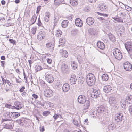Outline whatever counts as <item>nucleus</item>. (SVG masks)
I'll use <instances>...</instances> for the list:
<instances>
[{
	"mask_svg": "<svg viewBox=\"0 0 132 132\" xmlns=\"http://www.w3.org/2000/svg\"><path fill=\"white\" fill-rule=\"evenodd\" d=\"M78 102L81 104H85L84 105L83 108L84 110L88 109L90 105V101L88 100H86V97L84 95L79 96L78 98Z\"/></svg>",
	"mask_w": 132,
	"mask_h": 132,
	"instance_id": "f257e3e1",
	"label": "nucleus"
},
{
	"mask_svg": "<svg viewBox=\"0 0 132 132\" xmlns=\"http://www.w3.org/2000/svg\"><path fill=\"white\" fill-rule=\"evenodd\" d=\"M86 82L89 86L93 85L95 83L96 79L95 76L92 73H89L86 76Z\"/></svg>",
	"mask_w": 132,
	"mask_h": 132,
	"instance_id": "f03ea898",
	"label": "nucleus"
},
{
	"mask_svg": "<svg viewBox=\"0 0 132 132\" xmlns=\"http://www.w3.org/2000/svg\"><path fill=\"white\" fill-rule=\"evenodd\" d=\"M125 46L128 54L131 56H132V42L131 41L127 42L125 43Z\"/></svg>",
	"mask_w": 132,
	"mask_h": 132,
	"instance_id": "7ed1b4c3",
	"label": "nucleus"
},
{
	"mask_svg": "<svg viewBox=\"0 0 132 132\" xmlns=\"http://www.w3.org/2000/svg\"><path fill=\"white\" fill-rule=\"evenodd\" d=\"M113 53L116 59L120 60L122 59L123 56L121 53L118 48L114 49L113 50Z\"/></svg>",
	"mask_w": 132,
	"mask_h": 132,
	"instance_id": "20e7f679",
	"label": "nucleus"
},
{
	"mask_svg": "<svg viewBox=\"0 0 132 132\" xmlns=\"http://www.w3.org/2000/svg\"><path fill=\"white\" fill-rule=\"evenodd\" d=\"M4 116L5 118L2 119V123L11 121L12 120L11 117L10 116V112L9 111H6L5 112L4 114Z\"/></svg>",
	"mask_w": 132,
	"mask_h": 132,
	"instance_id": "39448f33",
	"label": "nucleus"
},
{
	"mask_svg": "<svg viewBox=\"0 0 132 132\" xmlns=\"http://www.w3.org/2000/svg\"><path fill=\"white\" fill-rule=\"evenodd\" d=\"M90 95L92 98H96L100 96V91L98 89H93V90H92V93Z\"/></svg>",
	"mask_w": 132,
	"mask_h": 132,
	"instance_id": "423d86ee",
	"label": "nucleus"
},
{
	"mask_svg": "<svg viewBox=\"0 0 132 132\" xmlns=\"http://www.w3.org/2000/svg\"><path fill=\"white\" fill-rule=\"evenodd\" d=\"M61 70L63 73H68L70 70L68 65L64 63H62L61 65Z\"/></svg>",
	"mask_w": 132,
	"mask_h": 132,
	"instance_id": "0eeeda50",
	"label": "nucleus"
},
{
	"mask_svg": "<svg viewBox=\"0 0 132 132\" xmlns=\"http://www.w3.org/2000/svg\"><path fill=\"white\" fill-rule=\"evenodd\" d=\"M115 118L117 122L120 123L123 120H124V118L123 114L122 113H120L116 115Z\"/></svg>",
	"mask_w": 132,
	"mask_h": 132,
	"instance_id": "6e6552de",
	"label": "nucleus"
},
{
	"mask_svg": "<svg viewBox=\"0 0 132 132\" xmlns=\"http://www.w3.org/2000/svg\"><path fill=\"white\" fill-rule=\"evenodd\" d=\"M45 79L48 82L51 83L53 82L54 79L53 75L47 72L45 74Z\"/></svg>",
	"mask_w": 132,
	"mask_h": 132,
	"instance_id": "1a4fd4ad",
	"label": "nucleus"
},
{
	"mask_svg": "<svg viewBox=\"0 0 132 132\" xmlns=\"http://www.w3.org/2000/svg\"><path fill=\"white\" fill-rule=\"evenodd\" d=\"M69 80L71 85H74L76 84L77 82L76 76L73 74H72L70 77Z\"/></svg>",
	"mask_w": 132,
	"mask_h": 132,
	"instance_id": "9d476101",
	"label": "nucleus"
},
{
	"mask_svg": "<svg viewBox=\"0 0 132 132\" xmlns=\"http://www.w3.org/2000/svg\"><path fill=\"white\" fill-rule=\"evenodd\" d=\"M124 69L126 71H131L132 70V65L129 62H125L123 65Z\"/></svg>",
	"mask_w": 132,
	"mask_h": 132,
	"instance_id": "9b49d317",
	"label": "nucleus"
},
{
	"mask_svg": "<svg viewBox=\"0 0 132 132\" xmlns=\"http://www.w3.org/2000/svg\"><path fill=\"white\" fill-rule=\"evenodd\" d=\"M44 95L47 97H50L52 96L53 95V91L50 89H46L44 92Z\"/></svg>",
	"mask_w": 132,
	"mask_h": 132,
	"instance_id": "f8f14e48",
	"label": "nucleus"
},
{
	"mask_svg": "<svg viewBox=\"0 0 132 132\" xmlns=\"http://www.w3.org/2000/svg\"><path fill=\"white\" fill-rule=\"evenodd\" d=\"M46 36V33L44 31H41L39 32L37 36V39L41 40L44 38Z\"/></svg>",
	"mask_w": 132,
	"mask_h": 132,
	"instance_id": "ddd939ff",
	"label": "nucleus"
},
{
	"mask_svg": "<svg viewBox=\"0 0 132 132\" xmlns=\"http://www.w3.org/2000/svg\"><path fill=\"white\" fill-rule=\"evenodd\" d=\"M22 106L21 103L19 102H16L14 103V105L13 106V109L19 110L22 108Z\"/></svg>",
	"mask_w": 132,
	"mask_h": 132,
	"instance_id": "4468645a",
	"label": "nucleus"
},
{
	"mask_svg": "<svg viewBox=\"0 0 132 132\" xmlns=\"http://www.w3.org/2000/svg\"><path fill=\"white\" fill-rule=\"evenodd\" d=\"M99 9L101 11L105 12L107 11V6L105 4L101 3L99 4Z\"/></svg>",
	"mask_w": 132,
	"mask_h": 132,
	"instance_id": "2eb2a0df",
	"label": "nucleus"
},
{
	"mask_svg": "<svg viewBox=\"0 0 132 132\" xmlns=\"http://www.w3.org/2000/svg\"><path fill=\"white\" fill-rule=\"evenodd\" d=\"M95 21L94 18L91 17H88L86 20V22L87 24L91 26L93 24Z\"/></svg>",
	"mask_w": 132,
	"mask_h": 132,
	"instance_id": "dca6fc26",
	"label": "nucleus"
},
{
	"mask_svg": "<svg viewBox=\"0 0 132 132\" xmlns=\"http://www.w3.org/2000/svg\"><path fill=\"white\" fill-rule=\"evenodd\" d=\"M75 23L77 26L81 27L83 25L82 20L79 18H76L75 20Z\"/></svg>",
	"mask_w": 132,
	"mask_h": 132,
	"instance_id": "f3484780",
	"label": "nucleus"
},
{
	"mask_svg": "<svg viewBox=\"0 0 132 132\" xmlns=\"http://www.w3.org/2000/svg\"><path fill=\"white\" fill-rule=\"evenodd\" d=\"M70 89V86L68 84L66 83L63 84L62 89L64 92H68L69 90Z\"/></svg>",
	"mask_w": 132,
	"mask_h": 132,
	"instance_id": "a211bd4d",
	"label": "nucleus"
},
{
	"mask_svg": "<svg viewBox=\"0 0 132 132\" xmlns=\"http://www.w3.org/2000/svg\"><path fill=\"white\" fill-rule=\"evenodd\" d=\"M46 47L50 51H52L54 49V44L52 42H49L46 44Z\"/></svg>",
	"mask_w": 132,
	"mask_h": 132,
	"instance_id": "6ab92c4d",
	"label": "nucleus"
},
{
	"mask_svg": "<svg viewBox=\"0 0 132 132\" xmlns=\"http://www.w3.org/2000/svg\"><path fill=\"white\" fill-rule=\"evenodd\" d=\"M61 55L64 58H66L68 56V53L66 51L64 50H61L60 51Z\"/></svg>",
	"mask_w": 132,
	"mask_h": 132,
	"instance_id": "aec40b11",
	"label": "nucleus"
},
{
	"mask_svg": "<svg viewBox=\"0 0 132 132\" xmlns=\"http://www.w3.org/2000/svg\"><path fill=\"white\" fill-rule=\"evenodd\" d=\"M112 87L110 85H106L104 86L103 90L104 92L106 93H108L111 90Z\"/></svg>",
	"mask_w": 132,
	"mask_h": 132,
	"instance_id": "412c9836",
	"label": "nucleus"
},
{
	"mask_svg": "<svg viewBox=\"0 0 132 132\" xmlns=\"http://www.w3.org/2000/svg\"><path fill=\"white\" fill-rule=\"evenodd\" d=\"M97 45L98 47L101 49L103 50L105 48L104 44L101 42H98L97 43Z\"/></svg>",
	"mask_w": 132,
	"mask_h": 132,
	"instance_id": "4be33fe9",
	"label": "nucleus"
},
{
	"mask_svg": "<svg viewBox=\"0 0 132 132\" xmlns=\"http://www.w3.org/2000/svg\"><path fill=\"white\" fill-rule=\"evenodd\" d=\"M106 110L105 107L103 105H101L97 109V111L99 113H103Z\"/></svg>",
	"mask_w": 132,
	"mask_h": 132,
	"instance_id": "5701e85b",
	"label": "nucleus"
},
{
	"mask_svg": "<svg viewBox=\"0 0 132 132\" xmlns=\"http://www.w3.org/2000/svg\"><path fill=\"white\" fill-rule=\"evenodd\" d=\"M109 103L111 104H115L117 103L115 97H110L109 99Z\"/></svg>",
	"mask_w": 132,
	"mask_h": 132,
	"instance_id": "b1692460",
	"label": "nucleus"
},
{
	"mask_svg": "<svg viewBox=\"0 0 132 132\" xmlns=\"http://www.w3.org/2000/svg\"><path fill=\"white\" fill-rule=\"evenodd\" d=\"M20 115V114L19 113L11 112V119L16 118L19 116Z\"/></svg>",
	"mask_w": 132,
	"mask_h": 132,
	"instance_id": "393cba45",
	"label": "nucleus"
},
{
	"mask_svg": "<svg viewBox=\"0 0 132 132\" xmlns=\"http://www.w3.org/2000/svg\"><path fill=\"white\" fill-rule=\"evenodd\" d=\"M116 125L113 122H111L109 125L108 129L110 130H112L116 128Z\"/></svg>",
	"mask_w": 132,
	"mask_h": 132,
	"instance_id": "a878e982",
	"label": "nucleus"
},
{
	"mask_svg": "<svg viewBox=\"0 0 132 132\" xmlns=\"http://www.w3.org/2000/svg\"><path fill=\"white\" fill-rule=\"evenodd\" d=\"M118 31L117 34H118L119 35L120 34V36H122L123 34H124L125 31L124 27H120Z\"/></svg>",
	"mask_w": 132,
	"mask_h": 132,
	"instance_id": "bb28decb",
	"label": "nucleus"
},
{
	"mask_svg": "<svg viewBox=\"0 0 132 132\" xmlns=\"http://www.w3.org/2000/svg\"><path fill=\"white\" fill-rule=\"evenodd\" d=\"M108 35L110 40L113 42H115L116 38L113 35L110 33L108 34Z\"/></svg>",
	"mask_w": 132,
	"mask_h": 132,
	"instance_id": "cd10ccee",
	"label": "nucleus"
},
{
	"mask_svg": "<svg viewBox=\"0 0 132 132\" xmlns=\"http://www.w3.org/2000/svg\"><path fill=\"white\" fill-rule=\"evenodd\" d=\"M64 1V0H54V3L55 5L58 6L63 4Z\"/></svg>",
	"mask_w": 132,
	"mask_h": 132,
	"instance_id": "c85d7f7f",
	"label": "nucleus"
},
{
	"mask_svg": "<svg viewBox=\"0 0 132 132\" xmlns=\"http://www.w3.org/2000/svg\"><path fill=\"white\" fill-rule=\"evenodd\" d=\"M70 4L73 6L77 5L78 4V0H70Z\"/></svg>",
	"mask_w": 132,
	"mask_h": 132,
	"instance_id": "c756f323",
	"label": "nucleus"
},
{
	"mask_svg": "<svg viewBox=\"0 0 132 132\" xmlns=\"http://www.w3.org/2000/svg\"><path fill=\"white\" fill-rule=\"evenodd\" d=\"M68 21L67 20L63 21L62 23V26L63 27L66 28L67 27L68 24Z\"/></svg>",
	"mask_w": 132,
	"mask_h": 132,
	"instance_id": "7c9ffc66",
	"label": "nucleus"
},
{
	"mask_svg": "<svg viewBox=\"0 0 132 132\" xmlns=\"http://www.w3.org/2000/svg\"><path fill=\"white\" fill-rule=\"evenodd\" d=\"M102 79L103 81H107L108 79V75L105 74H103L101 76Z\"/></svg>",
	"mask_w": 132,
	"mask_h": 132,
	"instance_id": "2f4dec72",
	"label": "nucleus"
},
{
	"mask_svg": "<svg viewBox=\"0 0 132 132\" xmlns=\"http://www.w3.org/2000/svg\"><path fill=\"white\" fill-rule=\"evenodd\" d=\"M39 84L43 88H46L47 87L46 84L43 80H41L39 83Z\"/></svg>",
	"mask_w": 132,
	"mask_h": 132,
	"instance_id": "473e14b6",
	"label": "nucleus"
},
{
	"mask_svg": "<svg viewBox=\"0 0 132 132\" xmlns=\"http://www.w3.org/2000/svg\"><path fill=\"white\" fill-rule=\"evenodd\" d=\"M37 18V16L36 15L34 14L32 16L31 21L32 22V24H34L36 22Z\"/></svg>",
	"mask_w": 132,
	"mask_h": 132,
	"instance_id": "72a5a7b5",
	"label": "nucleus"
},
{
	"mask_svg": "<svg viewBox=\"0 0 132 132\" xmlns=\"http://www.w3.org/2000/svg\"><path fill=\"white\" fill-rule=\"evenodd\" d=\"M24 121H25L23 119H19L18 120H17L16 121V122L19 124V125L22 126L23 125V122Z\"/></svg>",
	"mask_w": 132,
	"mask_h": 132,
	"instance_id": "f704fd0d",
	"label": "nucleus"
},
{
	"mask_svg": "<svg viewBox=\"0 0 132 132\" xmlns=\"http://www.w3.org/2000/svg\"><path fill=\"white\" fill-rule=\"evenodd\" d=\"M65 40L62 38H61L59 39V43L60 44V45H58L59 47H60L61 45L62 46H63L62 45L64 44L65 43Z\"/></svg>",
	"mask_w": 132,
	"mask_h": 132,
	"instance_id": "c9c22d12",
	"label": "nucleus"
},
{
	"mask_svg": "<svg viewBox=\"0 0 132 132\" xmlns=\"http://www.w3.org/2000/svg\"><path fill=\"white\" fill-rule=\"evenodd\" d=\"M89 31L91 35H95L96 33V31L95 29L91 28L89 29Z\"/></svg>",
	"mask_w": 132,
	"mask_h": 132,
	"instance_id": "e433bc0d",
	"label": "nucleus"
},
{
	"mask_svg": "<svg viewBox=\"0 0 132 132\" xmlns=\"http://www.w3.org/2000/svg\"><path fill=\"white\" fill-rule=\"evenodd\" d=\"M4 126V128L7 129H11L12 127L11 125H9L7 124L6 123V122H3Z\"/></svg>",
	"mask_w": 132,
	"mask_h": 132,
	"instance_id": "4c0bfd02",
	"label": "nucleus"
},
{
	"mask_svg": "<svg viewBox=\"0 0 132 132\" xmlns=\"http://www.w3.org/2000/svg\"><path fill=\"white\" fill-rule=\"evenodd\" d=\"M62 34V32L60 30H59L56 31L55 36L57 37H60Z\"/></svg>",
	"mask_w": 132,
	"mask_h": 132,
	"instance_id": "58836bf2",
	"label": "nucleus"
},
{
	"mask_svg": "<svg viewBox=\"0 0 132 132\" xmlns=\"http://www.w3.org/2000/svg\"><path fill=\"white\" fill-rule=\"evenodd\" d=\"M36 71L37 72H38L41 70L42 69V67L39 65H36L35 66Z\"/></svg>",
	"mask_w": 132,
	"mask_h": 132,
	"instance_id": "ea45409f",
	"label": "nucleus"
},
{
	"mask_svg": "<svg viewBox=\"0 0 132 132\" xmlns=\"http://www.w3.org/2000/svg\"><path fill=\"white\" fill-rule=\"evenodd\" d=\"M37 29V27H33L31 29V32L33 35H34L36 33Z\"/></svg>",
	"mask_w": 132,
	"mask_h": 132,
	"instance_id": "a19ab883",
	"label": "nucleus"
},
{
	"mask_svg": "<svg viewBox=\"0 0 132 132\" xmlns=\"http://www.w3.org/2000/svg\"><path fill=\"white\" fill-rule=\"evenodd\" d=\"M37 24L39 26H43V24L41 22L40 15L38 18V23H37Z\"/></svg>",
	"mask_w": 132,
	"mask_h": 132,
	"instance_id": "79ce46f5",
	"label": "nucleus"
},
{
	"mask_svg": "<svg viewBox=\"0 0 132 132\" xmlns=\"http://www.w3.org/2000/svg\"><path fill=\"white\" fill-rule=\"evenodd\" d=\"M71 66L72 67L73 69H75L77 67V65L76 62L74 61L73 62V63L71 64Z\"/></svg>",
	"mask_w": 132,
	"mask_h": 132,
	"instance_id": "37998d69",
	"label": "nucleus"
},
{
	"mask_svg": "<svg viewBox=\"0 0 132 132\" xmlns=\"http://www.w3.org/2000/svg\"><path fill=\"white\" fill-rule=\"evenodd\" d=\"M116 21L118 22H122L123 23V20L121 19L120 17L116 18Z\"/></svg>",
	"mask_w": 132,
	"mask_h": 132,
	"instance_id": "c03bdc74",
	"label": "nucleus"
},
{
	"mask_svg": "<svg viewBox=\"0 0 132 132\" xmlns=\"http://www.w3.org/2000/svg\"><path fill=\"white\" fill-rule=\"evenodd\" d=\"M2 80V81L3 83H2L4 85L5 84H6L7 83V81L8 80L6 79H5L3 78L2 77H1Z\"/></svg>",
	"mask_w": 132,
	"mask_h": 132,
	"instance_id": "a18cd8bd",
	"label": "nucleus"
},
{
	"mask_svg": "<svg viewBox=\"0 0 132 132\" xmlns=\"http://www.w3.org/2000/svg\"><path fill=\"white\" fill-rule=\"evenodd\" d=\"M50 113V112L48 111H44L43 112V115L45 116H46Z\"/></svg>",
	"mask_w": 132,
	"mask_h": 132,
	"instance_id": "49530a36",
	"label": "nucleus"
},
{
	"mask_svg": "<svg viewBox=\"0 0 132 132\" xmlns=\"http://www.w3.org/2000/svg\"><path fill=\"white\" fill-rule=\"evenodd\" d=\"M128 108L129 113L132 116V105L129 106Z\"/></svg>",
	"mask_w": 132,
	"mask_h": 132,
	"instance_id": "de8ad7c7",
	"label": "nucleus"
},
{
	"mask_svg": "<svg viewBox=\"0 0 132 132\" xmlns=\"http://www.w3.org/2000/svg\"><path fill=\"white\" fill-rule=\"evenodd\" d=\"M77 59H78V61L80 64H81L83 61V59L81 57H80V58H79V57H78Z\"/></svg>",
	"mask_w": 132,
	"mask_h": 132,
	"instance_id": "09e8293b",
	"label": "nucleus"
},
{
	"mask_svg": "<svg viewBox=\"0 0 132 132\" xmlns=\"http://www.w3.org/2000/svg\"><path fill=\"white\" fill-rule=\"evenodd\" d=\"M122 79L121 78H119V79H118L117 81V83L118 84H119L122 83Z\"/></svg>",
	"mask_w": 132,
	"mask_h": 132,
	"instance_id": "8fccbe9b",
	"label": "nucleus"
},
{
	"mask_svg": "<svg viewBox=\"0 0 132 132\" xmlns=\"http://www.w3.org/2000/svg\"><path fill=\"white\" fill-rule=\"evenodd\" d=\"M126 9L128 11H131L132 10V8L126 5L125 6Z\"/></svg>",
	"mask_w": 132,
	"mask_h": 132,
	"instance_id": "3c124183",
	"label": "nucleus"
},
{
	"mask_svg": "<svg viewBox=\"0 0 132 132\" xmlns=\"http://www.w3.org/2000/svg\"><path fill=\"white\" fill-rule=\"evenodd\" d=\"M90 115L93 117H95L97 115V112L94 111L90 113Z\"/></svg>",
	"mask_w": 132,
	"mask_h": 132,
	"instance_id": "603ef678",
	"label": "nucleus"
},
{
	"mask_svg": "<svg viewBox=\"0 0 132 132\" xmlns=\"http://www.w3.org/2000/svg\"><path fill=\"white\" fill-rule=\"evenodd\" d=\"M126 102H121V106L123 108H126Z\"/></svg>",
	"mask_w": 132,
	"mask_h": 132,
	"instance_id": "864d4df0",
	"label": "nucleus"
},
{
	"mask_svg": "<svg viewBox=\"0 0 132 132\" xmlns=\"http://www.w3.org/2000/svg\"><path fill=\"white\" fill-rule=\"evenodd\" d=\"M73 18V16L72 15H70L68 16L67 19L68 20H71Z\"/></svg>",
	"mask_w": 132,
	"mask_h": 132,
	"instance_id": "5fc2aeb1",
	"label": "nucleus"
},
{
	"mask_svg": "<svg viewBox=\"0 0 132 132\" xmlns=\"http://www.w3.org/2000/svg\"><path fill=\"white\" fill-rule=\"evenodd\" d=\"M45 16L46 17H48L49 18H50V14L49 12H47L45 13Z\"/></svg>",
	"mask_w": 132,
	"mask_h": 132,
	"instance_id": "6e6d98bb",
	"label": "nucleus"
},
{
	"mask_svg": "<svg viewBox=\"0 0 132 132\" xmlns=\"http://www.w3.org/2000/svg\"><path fill=\"white\" fill-rule=\"evenodd\" d=\"M9 41L11 43L13 44H14L16 42L15 40L12 39H10Z\"/></svg>",
	"mask_w": 132,
	"mask_h": 132,
	"instance_id": "4d7b16f0",
	"label": "nucleus"
},
{
	"mask_svg": "<svg viewBox=\"0 0 132 132\" xmlns=\"http://www.w3.org/2000/svg\"><path fill=\"white\" fill-rule=\"evenodd\" d=\"M41 6H39L37 8V10H36V13L37 14L39 13V12L40 11V10L41 9Z\"/></svg>",
	"mask_w": 132,
	"mask_h": 132,
	"instance_id": "13d9d810",
	"label": "nucleus"
},
{
	"mask_svg": "<svg viewBox=\"0 0 132 132\" xmlns=\"http://www.w3.org/2000/svg\"><path fill=\"white\" fill-rule=\"evenodd\" d=\"M59 116L58 114H55L53 116V117L55 119V120H56L58 118V117Z\"/></svg>",
	"mask_w": 132,
	"mask_h": 132,
	"instance_id": "bf43d9fd",
	"label": "nucleus"
},
{
	"mask_svg": "<svg viewBox=\"0 0 132 132\" xmlns=\"http://www.w3.org/2000/svg\"><path fill=\"white\" fill-rule=\"evenodd\" d=\"M78 122L77 121H75V120L73 121V123L75 125H76V126L78 127L79 126V125Z\"/></svg>",
	"mask_w": 132,
	"mask_h": 132,
	"instance_id": "052dcab7",
	"label": "nucleus"
},
{
	"mask_svg": "<svg viewBox=\"0 0 132 132\" xmlns=\"http://www.w3.org/2000/svg\"><path fill=\"white\" fill-rule=\"evenodd\" d=\"M10 88L8 87L6 85L5 86L4 89L6 92H8Z\"/></svg>",
	"mask_w": 132,
	"mask_h": 132,
	"instance_id": "680f3d73",
	"label": "nucleus"
},
{
	"mask_svg": "<svg viewBox=\"0 0 132 132\" xmlns=\"http://www.w3.org/2000/svg\"><path fill=\"white\" fill-rule=\"evenodd\" d=\"M40 131L41 132H43L45 130V129L44 127L43 126H42L41 127H40Z\"/></svg>",
	"mask_w": 132,
	"mask_h": 132,
	"instance_id": "e2e57ef3",
	"label": "nucleus"
},
{
	"mask_svg": "<svg viewBox=\"0 0 132 132\" xmlns=\"http://www.w3.org/2000/svg\"><path fill=\"white\" fill-rule=\"evenodd\" d=\"M25 89V87L24 86H22L19 90V91L22 92Z\"/></svg>",
	"mask_w": 132,
	"mask_h": 132,
	"instance_id": "0e129e2a",
	"label": "nucleus"
},
{
	"mask_svg": "<svg viewBox=\"0 0 132 132\" xmlns=\"http://www.w3.org/2000/svg\"><path fill=\"white\" fill-rule=\"evenodd\" d=\"M32 96L35 99H37L38 97V96L35 94H33L32 95Z\"/></svg>",
	"mask_w": 132,
	"mask_h": 132,
	"instance_id": "69168bd1",
	"label": "nucleus"
},
{
	"mask_svg": "<svg viewBox=\"0 0 132 132\" xmlns=\"http://www.w3.org/2000/svg\"><path fill=\"white\" fill-rule=\"evenodd\" d=\"M47 61L48 63L49 64H51L52 62V60L49 58L47 59Z\"/></svg>",
	"mask_w": 132,
	"mask_h": 132,
	"instance_id": "338daca9",
	"label": "nucleus"
},
{
	"mask_svg": "<svg viewBox=\"0 0 132 132\" xmlns=\"http://www.w3.org/2000/svg\"><path fill=\"white\" fill-rule=\"evenodd\" d=\"M44 19L45 21L46 22H48L50 20V18L48 17H46V16H45Z\"/></svg>",
	"mask_w": 132,
	"mask_h": 132,
	"instance_id": "774afa93",
	"label": "nucleus"
}]
</instances>
